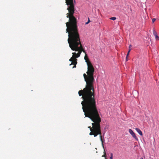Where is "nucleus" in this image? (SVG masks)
Listing matches in <instances>:
<instances>
[{
  "label": "nucleus",
  "instance_id": "obj_3",
  "mask_svg": "<svg viewBox=\"0 0 159 159\" xmlns=\"http://www.w3.org/2000/svg\"><path fill=\"white\" fill-rule=\"evenodd\" d=\"M92 120L93 122L92 123V125L93 126V129H92L91 132L89 134L91 135H93L94 137H96L99 134L100 139L102 138L101 135L102 133L100 125L101 120Z\"/></svg>",
  "mask_w": 159,
  "mask_h": 159
},
{
  "label": "nucleus",
  "instance_id": "obj_21",
  "mask_svg": "<svg viewBox=\"0 0 159 159\" xmlns=\"http://www.w3.org/2000/svg\"><path fill=\"white\" fill-rule=\"evenodd\" d=\"M127 57H126V61L128 60H127Z\"/></svg>",
  "mask_w": 159,
  "mask_h": 159
},
{
  "label": "nucleus",
  "instance_id": "obj_18",
  "mask_svg": "<svg viewBox=\"0 0 159 159\" xmlns=\"http://www.w3.org/2000/svg\"><path fill=\"white\" fill-rule=\"evenodd\" d=\"M92 127H88V128H90V130L91 131V130H92V129H93V126L92 125Z\"/></svg>",
  "mask_w": 159,
  "mask_h": 159
},
{
  "label": "nucleus",
  "instance_id": "obj_4",
  "mask_svg": "<svg viewBox=\"0 0 159 159\" xmlns=\"http://www.w3.org/2000/svg\"><path fill=\"white\" fill-rule=\"evenodd\" d=\"M67 6V10L68 13L66 14V17L68 18L69 16H74L75 12V0H65Z\"/></svg>",
  "mask_w": 159,
  "mask_h": 159
},
{
  "label": "nucleus",
  "instance_id": "obj_19",
  "mask_svg": "<svg viewBox=\"0 0 159 159\" xmlns=\"http://www.w3.org/2000/svg\"><path fill=\"white\" fill-rule=\"evenodd\" d=\"M139 159H145V157L144 156H143L142 157Z\"/></svg>",
  "mask_w": 159,
  "mask_h": 159
},
{
  "label": "nucleus",
  "instance_id": "obj_8",
  "mask_svg": "<svg viewBox=\"0 0 159 159\" xmlns=\"http://www.w3.org/2000/svg\"><path fill=\"white\" fill-rule=\"evenodd\" d=\"M77 59H76V58L74 59V60H73L71 62V64H70V65H72V64H73V65H74V66L73 67V68H75L76 67V64L77 63Z\"/></svg>",
  "mask_w": 159,
  "mask_h": 159
},
{
  "label": "nucleus",
  "instance_id": "obj_2",
  "mask_svg": "<svg viewBox=\"0 0 159 159\" xmlns=\"http://www.w3.org/2000/svg\"><path fill=\"white\" fill-rule=\"evenodd\" d=\"M69 22L66 23V32L68 33V42L69 47L72 50L78 52L76 53L77 57L80 56L82 52L85 55L86 52L81 43L80 36L78 32L77 19L74 16H69Z\"/></svg>",
  "mask_w": 159,
  "mask_h": 159
},
{
  "label": "nucleus",
  "instance_id": "obj_13",
  "mask_svg": "<svg viewBox=\"0 0 159 159\" xmlns=\"http://www.w3.org/2000/svg\"><path fill=\"white\" fill-rule=\"evenodd\" d=\"M153 35L155 36L156 35H157V33L154 30L153 31Z\"/></svg>",
  "mask_w": 159,
  "mask_h": 159
},
{
  "label": "nucleus",
  "instance_id": "obj_11",
  "mask_svg": "<svg viewBox=\"0 0 159 159\" xmlns=\"http://www.w3.org/2000/svg\"><path fill=\"white\" fill-rule=\"evenodd\" d=\"M131 45H130L129 46V51H128V53H127V57H128V56L129 55V53L130 51V50H131V49L130 48L131 47Z\"/></svg>",
  "mask_w": 159,
  "mask_h": 159
},
{
  "label": "nucleus",
  "instance_id": "obj_7",
  "mask_svg": "<svg viewBox=\"0 0 159 159\" xmlns=\"http://www.w3.org/2000/svg\"><path fill=\"white\" fill-rule=\"evenodd\" d=\"M84 60H85V61L87 63V65H88V64H91V62L89 61V58L87 56V54H86L85 55L84 57Z\"/></svg>",
  "mask_w": 159,
  "mask_h": 159
},
{
  "label": "nucleus",
  "instance_id": "obj_14",
  "mask_svg": "<svg viewBox=\"0 0 159 159\" xmlns=\"http://www.w3.org/2000/svg\"><path fill=\"white\" fill-rule=\"evenodd\" d=\"M116 18L115 17H112L110 18V19L114 20H116Z\"/></svg>",
  "mask_w": 159,
  "mask_h": 159
},
{
  "label": "nucleus",
  "instance_id": "obj_16",
  "mask_svg": "<svg viewBox=\"0 0 159 159\" xmlns=\"http://www.w3.org/2000/svg\"><path fill=\"white\" fill-rule=\"evenodd\" d=\"M90 21L89 20V19L88 18V20L87 22H86L85 25H87L90 22Z\"/></svg>",
  "mask_w": 159,
  "mask_h": 159
},
{
  "label": "nucleus",
  "instance_id": "obj_6",
  "mask_svg": "<svg viewBox=\"0 0 159 159\" xmlns=\"http://www.w3.org/2000/svg\"><path fill=\"white\" fill-rule=\"evenodd\" d=\"M72 53L73 54V56L69 60L71 62H72V61L73 60H74V59H75L78 57H77V55L76 54V52H73Z\"/></svg>",
  "mask_w": 159,
  "mask_h": 159
},
{
  "label": "nucleus",
  "instance_id": "obj_15",
  "mask_svg": "<svg viewBox=\"0 0 159 159\" xmlns=\"http://www.w3.org/2000/svg\"><path fill=\"white\" fill-rule=\"evenodd\" d=\"M104 154L103 155H102V157H106V152H105V150H104Z\"/></svg>",
  "mask_w": 159,
  "mask_h": 159
},
{
  "label": "nucleus",
  "instance_id": "obj_5",
  "mask_svg": "<svg viewBox=\"0 0 159 159\" xmlns=\"http://www.w3.org/2000/svg\"><path fill=\"white\" fill-rule=\"evenodd\" d=\"M129 133L135 139L136 141L138 140V139L136 136L135 133L131 129H129Z\"/></svg>",
  "mask_w": 159,
  "mask_h": 159
},
{
  "label": "nucleus",
  "instance_id": "obj_20",
  "mask_svg": "<svg viewBox=\"0 0 159 159\" xmlns=\"http://www.w3.org/2000/svg\"><path fill=\"white\" fill-rule=\"evenodd\" d=\"M156 19L155 18H153L152 19V23H154V21L156 20Z\"/></svg>",
  "mask_w": 159,
  "mask_h": 159
},
{
  "label": "nucleus",
  "instance_id": "obj_12",
  "mask_svg": "<svg viewBox=\"0 0 159 159\" xmlns=\"http://www.w3.org/2000/svg\"><path fill=\"white\" fill-rule=\"evenodd\" d=\"M155 39L156 40H159V36H158L157 35H156L155 36Z\"/></svg>",
  "mask_w": 159,
  "mask_h": 159
},
{
  "label": "nucleus",
  "instance_id": "obj_1",
  "mask_svg": "<svg viewBox=\"0 0 159 159\" xmlns=\"http://www.w3.org/2000/svg\"><path fill=\"white\" fill-rule=\"evenodd\" d=\"M87 75L83 74L86 82L85 87L79 91V96H82L83 101L81 102L82 109L86 117L90 119H101L97 108L95 98L94 89L93 82L94 79L93 74L94 69L92 63L87 65Z\"/></svg>",
  "mask_w": 159,
  "mask_h": 159
},
{
  "label": "nucleus",
  "instance_id": "obj_9",
  "mask_svg": "<svg viewBox=\"0 0 159 159\" xmlns=\"http://www.w3.org/2000/svg\"><path fill=\"white\" fill-rule=\"evenodd\" d=\"M135 129L140 135L141 136L143 135L141 131L138 128H136Z\"/></svg>",
  "mask_w": 159,
  "mask_h": 159
},
{
  "label": "nucleus",
  "instance_id": "obj_10",
  "mask_svg": "<svg viewBox=\"0 0 159 159\" xmlns=\"http://www.w3.org/2000/svg\"><path fill=\"white\" fill-rule=\"evenodd\" d=\"M100 139L102 142V147L104 148L103 143H104V142L105 141V140H104V139H103L102 138Z\"/></svg>",
  "mask_w": 159,
  "mask_h": 159
},
{
  "label": "nucleus",
  "instance_id": "obj_17",
  "mask_svg": "<svg viewBox=\"0 0 159 159\" xmlns=\"http://www.w3.org/2000/svg\"><path fill=\"white\" fill-rule=\"evenodd\" d=\"M110 159H113V154L112 153L110 154Z\"/></svg>",
  "mask_w": 159,
  "mask_h": 159
}]
</instances>
